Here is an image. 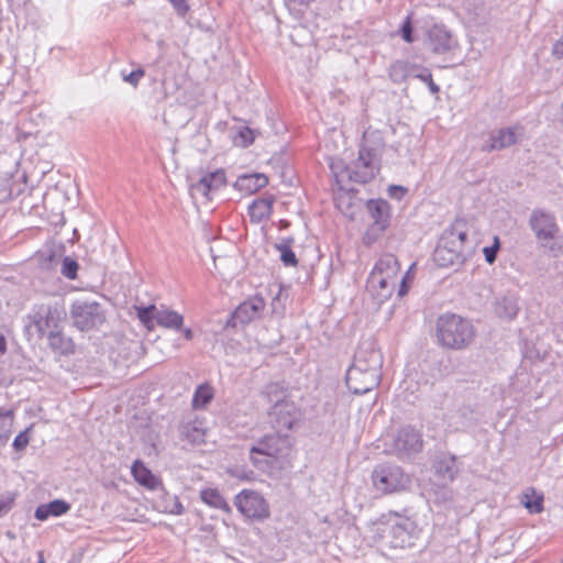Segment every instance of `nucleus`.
I'll use <instances>...</instances> for the list:
<instances>
[{
  "label": "nucleus",
  "mask_w": 563,
  "mask_h": 563,
  "mask_svg": "<svg viewBox=\"0 0 563 563\" xmlns=\"http://www.w3.org/2000/svg\"><path fill=\"white\" fill-rule=\"evenodd\" d=\"M274 202L275 197L273 195L255 199L249 206V216L251 221L253 223H261L262 221L267 220L273 213Z\"/></svg>",
  "instance_id": "23"
},
{
  "label": "nucleus",
  "mask_w": 563,
  "mask_h": 563,
  "mask_svg": "<svg viewBox=\"0 0 563 563\" xmlns=\"http://www.w3.org/2000/svg\"><path fill=\"white\" fill-rule=\"evenodd\" d=\"M70 317L75 327L81 331L98 329L106 321L102 306L93 300H76L70 307Z\"/></svg>",
  "instance_id": "9"
},
{
  "label": "nucleus",
  "mask_w": 563,
  "mask_h": 563,
  "mask_svg": "<svg viewBox=\"0 0 563 563\" xmlns=\"http://www.w3.org/2000/svg\"><path fill=\"white\" fill-rule=\"evenodd\" d=\"M78 267L79 265L74 258L65 256L62 262L60 273L68 279H75L77 277Z\"/></svg>",
  "instance_id": "39"
},
{
  "label": "nucleus",
  "mask_w": 563,
  "mask_h": 563,
  "mask_svg": "<svg viewBox=\"0 0 563 563\" xmlns=\"http://www.w3.org/2000/svg\"><path fill=\"white\" fill-rule=\"evenodd\" d=\"M13 506V498L0 495V517L10 511Z\"/></svg>",
  "instance_id": "46"
},
{
  "label": "nucleus",
  "mask_w": 563,
  "mask_h": 563,
  "mask_svg": "<svg viewBox=\"0 0 563 563\" xmlns=\"http://www.w3.org/2000/svg\"><path fill=\"white\" fill-rule=\"evenodd\" d=\"M417 533V525L408 517H399L390 527V536L394 547L405 548L411 544L412 538Z\"/></svg>",
  "instance_id": "18"
},
{
  "label": "nucleus",
  "mask_w": 563,
  "mask_h": 563,
  "mask_svg": "<svg viewBox=\"0 0 563 563\" xmlns=\"http://www.w3.org/2000/svg\"><path fill=\"white\" fill-rule=\"evenodd\" d=\"M180 330H183V334H184V338H185L186 340L190 341V340H192V339H194V332H192V330H191V329H189V328H185V329H183V328H181Z\"/></svg>",
  "instance_id": "52"
},
{
  "label": "nucleus",
  "mask_w": 563,
  "mask_h": 563,
  "mask_svg": "<svg viewBox=\"0 0 563 563\" xmlns=\"http://www.w3.org/2000/svg\"><path fill=\"white\" fill-rule=\"evenodd\" d=\"M330 168L333 172L334 176L336 178H339L341 176V174H343V173L347 174V168H350V166H345L343 161L338 159V161H332L330 163Z\"/></svg>",
  "instance_id": "45"
},
{
  "label": "nucleus",
  "mask_w": 563,
  "mask_h": 563,
  "mask_svg": "<svg viewBox=\"0 0 563 563\" xmlns=\"http://www.w3.org/2000/svg\"><path fill=\"white\" fill-rule=\"evenodd\" d=\"M38 563H44L43 559L41 558V560L38 561Z\"/></svg>",
  "instance_id": "54"
},
{
  "label": "nucleus",
  "mask_w": 563,
  "mask_h": 563,
  "mask_svg": "<svg viewBox=\"0 0 563 563\" xmlns=\"http://www.w3.org/2000/svg\"><path fill=\"white\" fill-rule=\"evenodd\" d=\"M529 225L542 246H547L553 241L560 231L554 214L542 209H534L531 212Z\"/></svg>",
  "instance_id": "12"
},
{
  "label": "nucleus",
  "mask_w": 563,
  "mask_h": 563,
  "mask_svg": "<svg viewBox=\"0 0 563 563\" xmlns=\"http://www.w3.org/2000/svg\"><path fill=\"white\" fill-rule=\"evenodd\" d=\"M234 505L247 518L264 520L269 517L268 504L257 492L243 489L235 496Z\"/></svg>",
  "instance_id": "11"
},
{
  "label": "nucleus",
  "mask_w": 563,
  "mask_h": 563,
  "mask_svg": "<svg viewBox=\"0 0 563 563\" xmlns=\"http://www.w3.org/2000/svg\"><path fill=\"white\" fill-rule=\"evenodd\" d=\"M435 474L443 481L452 482L460 472L457 460L452 454H441L434 462Z\"/></svg>",
  "instance_id": "24"
},
{
  "label": "nucleus",
  "mask_w": 563,
  "mask_h": 563,
  "mask_svg": "<svg viewBox=\"0 0 563 563\" xmlns=\"http://www.w3.org/2000/svg\"><path fill=\"white\" fill-rule=\"evenodd\" d=\"M213 398V390L209 385H200L197 387L194 397L192 406L195 408H202L209 404Z\"/></svg>",
  "instance_id": "34"
},
{
  "label": "nucleus",
  "mask_w": 563,
  "mask_h": 563,
  "mask_svg": "<svg viewBox=\"0 0 563 563\" xmlns=\"http://www.w3.org/2000/svg\"><path fill=\"white\" fill-rule=\"evenodd\" d=\"M427 46L437 55L446 54L457 47V40L444 24H433L427 31Z\"/></svg>",
  "instance_id": "14"
},
{
  "label": "nucleus",
  "mask_w": 563,
  "mask_h": 563,
  "mask_svg": "<svg viewBox=\"0 0 563 563\" xmlns=\"http://www.w3.org/2000/svg\"><path fill=\"white\" fill-rule=\"evenodd\" d=\"M290 451V438L275 432L264 435L250 449V460L258 471L269 473L279 460L288 457Z\"/></svg>",
  "instance_id": "4"
},
{
  "label": "nucleus",
  "mask_w": 563,
  "mask_h": 563,
  "mask_svg": "<svg viewBox=\"0 0 563 563\" xmlns=\"http://www.w3.org/2000/svg\"><path fill=\"white\" fill-rule=\"evenodd\" d=\"M400 35L402 40L407 43H412L415 41L412 35V25H411V14H408L400 27Z\"/></svg>",
  "instance_id": "42"
},
{
  "label": "nucleus",
  "mask_w": 563,
  "mask_h": 563,
  "mask_svg": "<svg viewBox=\"0 0 563 563\" xmlns=\"http://www.w3.org/2000/svg\"><path fill=\"white\" fill-rule=\"evenodd\" d=\"M531 495L534 496L533 499H531L529 493L525 494L523 505L530 514H540L543 510V497L542 495H536L533 489H531Z\"/></svg>",
  "instance_id": "38"
},
{
  "label": "nucleus",
  "mask_w": 563,
  "mask_h": 563,
  "mask_svg": "<svg viewBox=\"0 0 563 563\" xmlns=\"http://www.w3.org/2000/svg\"><path fill=\"white\" fill-rule=\"evenodd\" d=\"M254 132L249 126L240 128L232 137L233 143L240 147H247L254 142Z\"/></svg>",
  "instance_id": "37"
},
{
  "label": "nucleus",
  "mask_w": 563,
  "mask_h": 563,
  "mask_svg": "<svg viewBox=\"0 0 563 563\" xmlns=\"http://www.w3.org/2000/svg\"><path fill=\"white\" fill-rule=\"evenodd\" d=\"M423 449L422 434L411 426L400 428L393 437L390 452L399 459L410 457Z\"/></svg>",
  "instance_id": "10"
},
{
  "label": "nucleus",
  "mask_w": 563,
  "mask_h": 563,
  "mask_svg": "<svg viewBox=\"0 0 563 563\" xmlns=\"http://www.w3.org/2000/svg\"><path fill=\"white\" fill-rule=\"evenodd\" d=\"M265 308V301L261 297H252L238 306L233 312V319L240 323H249L258 318Z\"/></svg>",
  "instance_id": "20"
},
{
  "label": "nucleus",
  "mask_w": 563,
  "mask_h": 563,
  "mask_svg": "<svg viewBox=\"0 0 563 563\" xmlns=\"http://www.w3.org/2000/svg\"><path fill=\"white\" fill-rule=\"evenodd\" d=\"M551 54L556 59L563 58V35L553 43Z\"/></svg>",
  "instance_id": "48"
},
{
  "label": "nucleus",
  "mask_w": 563,
  "mask_h": 563,
  "mask_svg": "<svg viewBox=\"0 0 563 563\" xmlns=\"http://www.w3.org/2000/svg\"><path fill=\"white\" fill-rule=\"evenodd\" d=\"M201 500L208 506L224 510L227 512L230 511V506L221 495V493L217 488H205L200 492Z\"/></svg>",
  "instance_id": "31"
},
{
  "label": "nucleus",
  "mask_w": 563,
  "mask_h": 563,
  "mask_svg": "<svg viewBox=\"0 0 563 563\" xmlns=\"http://www.w3.org/2000/svg\"><path fill=\"white\" fill-rule=\"evenodd\" d=\"M31 428H26L24 431L20 432L13 440L12 446L15 451H23L30 442V438L27 435Z\"/></svg>",
  "instance_id": "44"
},
{
  "label": "nucleus",
  "mask_w": 563,
  "mask_h": 563,
  "mask_svg": "<svg viewBox=\"0 0 563 563\" xmlns=\"http://www.w3.org/2000/svg\"><path fill=\"white\" fill-rule=\"evenodd\" d=\"M7 352V341L5 338L0 334V356L4 355Z\"/></svg>",
  "instance_id": "50"
},
{
  "label": "nucleus",
  "mask_w": 563,
  "mask_h": 563,
  "mask_svg": "<svg viewBox=\"0 0 563 563\" xmlns=\"http://www.w3.org/2000/svg\"><path fill=\"white\" fill-rule=\"evenodd\" d=\"M517 141L516 132L511 128L500 129L496 133H492L488 141L483 146L486 152L506 148Z\"/></svg>",
  "instance_id": "25"
},
{
  "label": "nucleus",
  "mask_w": 563,
  "mask_h": 563,
  "mask_svg": "<svg viewBox=\"0 0 563 563\" xmlns=\"http://www.w3.org/2000/svg\"><path fill=\"white\" fill-rule=\"evenodd\" d=\"M157 309L154 305L148 307H135L136 316L141 323L146 327L148 330L154 328V314L157 312Z\"/></svg>",
  "instance_id": "36"
},
{
  "label": "nucleus",
  "mask_w": 563,
  "mask_h": 563,
  "mask_svg": "<svg viewBox=\"0 0 563 563\" xmlns=\"http://www.w3.org/2000/svg\"><path fill=\"white\" fill-rule=\"evenodd\" d=\"M145 76V71L142 67L132 70L126 74L124 70H121L122 80L132 87L136 88L141 81V79Z\"/></svg>",
  "instance_id": "41"
},
{
  "label": "nucleus",
  "mask_w": 563,
  "mask_h": 563,
  "mask_svg": "<svg viewBox=\"0 0 563 563\" xmlns=\"http://www.w3.org/2000/svg\"><path fill=\"white\" fill-rule=\"evenodd\" d=\"M400 265L393 254L380 256L367 278V290L379 301H384L393 295L399 280Z\"/></svg>",
  "instance_id": "6"
},
{
  "label": "nucleus",
  "mask_w": 563,
  "mask_h": 563,
  "mask_svg": "<svg viewBox=\"0 0 563 563\" xmlns=\"http://www.w3.org/2000/svg\"><path fill=\"white\" fill-rule=\"evenodd\" d=\"M276 250L279 252V258L285 266L296 267L298 264V260L296 257L295 252L288 244V241L283 243H278L275 245Z\"/></svg>",
  "instance_id": "35"
},
{
  "label": "nucleus",
  "mask_w": 563,
  "mask_h": 563,
  "mask_svg": "<svg viewBox=\"0 0 563 563\" xmlns=\"http://www.w3.org/2000/svg\"><path fill=\"white\" fill-rule=\"evenodd\" d=\"M408 291V287L406 286V278H401L400 280V287L398 290L399 296H404Z\"/></svg>",
  "instance_id": "51"
},
{
  "label": "nucleus",
  "mask_w": 563,
  "mask_h": 563,
  "mask_svg": "<svg viewBox=\"0 0 563 563\" xmlns=\"http://www.w3.org/2000/svg\"><path fill=\"white\" fill-rule=\"evenodd\" d=\"M13 411L0 407V445L8 442L12 433Z\"/></svg>",
  "instance_id": "33"
},
{
  "label": "nucleus",
  "mask_w": 563,
  "mask_h": 563,
  "mask_svg": "<svg viewBox=\"0 0 563 563\" xmlns=\"http://www.w3.org/2000/svg\"><path fill=\"white\" fill-rule=\"evenodd\" d=\"M286 1L288 3H294V4H309L313 0H286Z\"/></svg>",
  "instance_id": "53"
},
{
  "label": "nucleus",
  "mask_w": 563,
  "mask_h": 563,
  "mask_svg": "<svg viewBox=\"0 0 563 563\" xmlns=\"http://www.w3.org/2000/svg\"><path fill=\"white\" fill-rule=\"evenodd\" d=\"M382 365V353L374 346L373 343H363L358 346L351 367L380 372Z\"/></svg>",
  "instance_id": "17"
},
{
  "label": "nucleus",
  "mask_w": 563,
  "mask_h": 563,
  "mask_svg": "<svg viewBox=\"0 0 563 563\" xmlns=\"http://www.w3.org/2000/svg\"><path fill=\"white\" fill-rule=\"evenodd\" d=\"M179 434L183 441L190 444H200L205 441L206 427L202 420L197 417L181 422Z\"/></svg>",
  "instance_id": "21"
},
{
  "label": "nucleus",
  "mask_w": 563,
  "mask_h": 563,
  "mask_svg": "<svg viewBox=\"0 0 563 563\" xmlns=\"http://www.w3.org/2000/svg\"><path fill=\"white\" fill-rule=\"evenodd\" d=\"M406 192H407V189L405 187H402V186L390 185L388 187V195L391 198H395L397 200L402 199V197L406 195Z\"/></svg>",
  "instance_id": "47"
},
{
  "label": "nucleus",
  "mask_w": 563,
  "mask_h": 563,
  "mask_svg": "<svg viewBox=\"0 0 563 563\" xmlns=\"http://www.w3.org/2000/svg\"><path fill=\"white\" fill-rule=\"evenodd\" d=\"M46 336L48 339V345L55 352H57L62 355H69V354L74 353L75 346H74L73 341L68 338H65L60 333L59 328L54 330Z\"/></svg>",
  "instance_id": "30"
},
{
  "label": "nucleus",
  "mask_w": 563,
  "mask_h": 563,
  "mask_svg": "<svg viewBox=\"0 0 563 563\" xmlns=\"http://www.w3.org/2000/svg\"><path fill=\"white\" fill-rule=\"evenodd\" d=\"M366 209L373 220L369 232L382 234L390 224V205L385 199H369Z\"/></svg>",
  "instance_id": "16"
},
{
  "label": "nucleus",
  "mask_w": 563,
  "mask_h": 563,
  "mask_svg": "<svg viewBox=\"0 0 563 563\" xmlns=\"http://www.w3.org/2000/svg\"><path fill=\"white\" fill-rule=\"evenodd\" d=\"M70 509V505L63 499H55L48 504L40 505L35 510V518L44 521L51 516L58 517L66 514Z\"/></svg>",
  "instance_id": "28"
},
{
  "label": "nucleus",
  "mask_w": 563,
  "mask_h": 563,
  "mask_svg": "<svg viewBox=\"0 0 563 563\" xmlns=\"http://www.w3.org/2000/svg\"><path fill=\"white\" fill-rule=\"evenodd\" d=\"M227 185V175L223 168L205 174L198 181L191 185V190L208 198L213 191Z\"/></svg>",
  "instance_id": "19"
},
{
  "label": "nucleus",
  "mask_w": 563,
  "mask_h": 563,
  "mask_svg": "<svg viewBox=\"0 0 563 563\" xmlns=\"http://www.w3.org/2000/svg\"><path fill=\"white\" fill-rule=\"evenodd\" d=\"M163 511L172 515H181L184 512V507L177 496L167 495L165 505L163 506Z\"/></svg>",
  "instance_id": "40"
},
{
  "label": "nucleus",
  "mask_w": 563,
  "mask_h": 563,
  "mask_svg": "<svg viewBox=\"0 0 563 563\" xmlns=\"http://www.w3.org/2000/svg\"><path fill=\"white\" fill-rule=\"evenodd\" d=\"M499 247H500V242H499L498 236L494 238V244L493 245L484 247L483 253H484V256H485V261L488 264H493L496 261L497 252H498Z\"/></svg>",
  "instance_id": "43"
},
{
  "label": "nucleus",
  "mask_w": 563,
  "mask_h": 563,
  "mask_svg": "<svg viewBox=\"0 0 563 563\" xmlns=\"http://www.w3.org/2000/svg\"><path fill=\"white\" fill-rule=\"evenodd\" d=\"M261 395L271 405L267 409L269 426L278 433L291 430L298 419V410L288 389L279 383H271Z\"/></svg>",
  "instance_id": "1"
},
{
  "label": "nucleus",
  "mask_w": 563,
  "mask_h": 563,
  "mask_svg": "<svg viewBox=\"0 0 563 563\" xmlns=\"http://www.w3.org/2000/svg\"><path fill=\"white\" fill-rule=\"evenodd\" d=\"M131 474L135 482L148 489H156L161 485L159 478L156 477L140 460L133 462L131 466Z\"/></svg>",
  "instance_id": "26"
},
{
  "label": "nucleus",
  "mask_w": 563,
  "mask_h": 563,
  "mask_svg": "<svg viewBox=\"0 0 563 563\" xmlns=\"http://www.w3.org/2000/svg\"><path fill=\"white\" fill-rule=\"evenodd\" d=\"M466 223L463 220H456L441 234L433 253L434 262L441 267L462 264L466 258Z\"/></svg>",
  "instance_id": "5"
},
{
  "label": "nucleus",
  "mask_w": 563,
  "mask_h": 563,
  "mask_svg": "<svg viewBox=\"0 0 563 563\" xmlns=\"http://www.w3.org/2000/svg\"><path fill=\"white\" fill-rule=\"evenodd\" d=\"M435 338L442 347L459 351L466 349L473 342L475 328L471 320L446 312L437 319Z\"/></svg>",
  "instance_id": "3"
},
{
  "label": "nucleus",
  "mask_w": 563,
  "mask_h": 563,
  "mask_svg": "<svg viewBox=\"0 0 563 563\" xmlns=\"http://www.w3.org/2000/svg\"><path fill=\"white\" fill-rule=\"evenodd\" d=\"M494 312L500 319L511 320L519 312L518 298L514 295H506L497 298L494 303Z\"/></svg>",
  "instance_id": "27"
},
{
  "label": "nucleus",
  "mask_w": 563,
  "mask_h": 563,
  "mask_svg": "<svg viewBox=\"0 0 563 563\" xmlns=\"http://www.w3.org/2000/svg\"><path fill=\"white\" fill-rule=\"evenodd\" d=\"M60 260V255L57 254L52 247H46L44 250H40L35 256L34 261L37 263V266L43 271H52L54 269Z\"/></svg>",
  "instance_id": "32"
},
{
  "label": "nucleus",
  "mask_w": 563,
  "mask_h": 563,
  "mask_svg": "<svg viewBox=\"0 0 563 563\" xmlns=\"http://www.w3.org/2000/svg\"><path fill=\"white\" fill-rule=\"evenodd\" d=\"M267 184L268 177L265 174L255 173L239 176L233 187L244 195H253Z\"/></svg>",
  "instance_id": "22"
},
{
  "label": "nucleus",
  "mask_w": 563,
  "mask_h": 563,
  "mask_svg": "<svg viewBox=\"0 0 563 563\" xmlns=\"http://www.w3.org/2000/svg\"><path fill=\"white\" fill-rule=\"evenodd\" d=\"M384 142L380 136L364 133L357 158L347 168V178L357 184L372 181L379 173Z\"/></svg>",
  "instance_id": "2"
},
{
  "label": "nucleus",
  "mask_w": 563,
  "mask_h": 563,
  "mask_svg": "<svg viewBox=\"0 0 563 563\" xmlns=\"http://www.w3.org/2000/svg\"><path fill=\"white\" fill-rule=\"evenodd\" d=\"M64 314V310L57 306L34 305L25 316V331L31 332L34 329L38 338H44L59 328Z\"/></svg>",
  "instance_id": "8"
},
{
  "label": "nucleus",
  "mask_w": 563,
  "mask_h": 563,
  "mask_svg": "<svg viewBox=\"0 0 563 563\" xmlns=\"http://www.w3.org/2000/svg\"><path fill=\"white\" fill-rule=\"evenodd\" d=\"M390 77L394 80L413 77L426 82L432 95H437L440 91V87L432 79L430 69L426 67L397 62L390 67Z\"/></svg>",
  "instance_id": "15"
},
{
  "label": "nucleus",
  "mask_w": 563,
  "mask_h": 563,
  "mask_svg": "<svg viewBox=\"0 0 563 563\" xmlns=\"http://www.w3.org/2000/svg\"><path fill=\"white\" fill-rule=\"evenodd\" d=\"M154 317L157 324L166 329L180 330L184 324V317L174 310L157 309Z\"/></svg>",
  "instance_id": "29"
},
{
  "label": "nucleus",
  "mask_w": 563,
  "mask_h": 563,
  "mask_svg": "<svg viewBox=\"0 0 563 563\" xmlns=\"http://www.w3.org/2000/svg\"><path fill=\"white\" fill-rule=\"evenodd\" d=\"M372 483L382 494H394L405 490L410 485V476L399 465L384 462L374 467Z\"/></svg>",
  "instance_id": "7"
},
{
  "label": "nucleus",
  "mask_w": 563,
  "mask_h": 563,
  "mask_svg": "<svg viewBox=\"0 0 563 563\" xmlns=\"http://www.w3.org/2000/svg\"><path fill=\"white\" fill-rule=\"evenodd\" d=\"M380 372L349 367L345 375L347 388L356 395H363L378 386Z\"/></svg>",
  "instance_id": "13"
},
{
  "label": "nucleus",
  "mask_w": 563,
  "mask_h": 563,
  "mask_svg": "<svg viewBox=\"0 0 563 563\" xmlns=\"http://www.w3.org/2000/svg\"><path fill=\"white\" fill-rule=\"evenodd\" d=\"M173 7L177 10L181 15L186 14L189 10V7L186 3V0H168Z\"/></svg>",
  "instance_id": "49"
}]
</instances>
